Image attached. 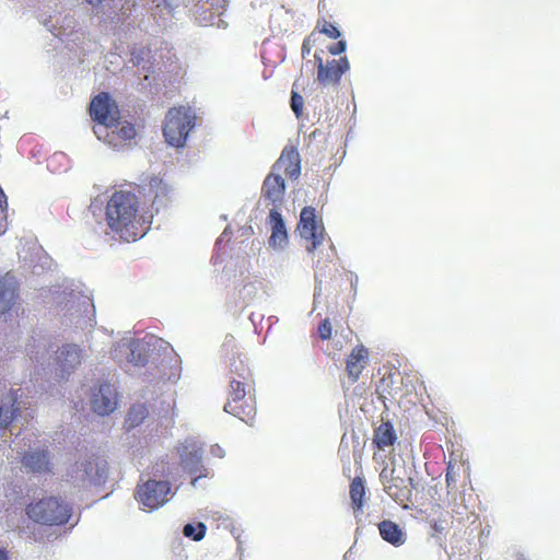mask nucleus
I'll return each mask as SVG.
<instances>
[{
  "label": "nucleus",
  "mask_w": 560,
  "mask_h": 560,
  "mask_svg": "<svg viewBox=\"0 0 560 560\" xmlns=\"http://www.w3.org/2000/svg\"><path fill=\"white\" fill-rule=\"evenodd\" d=\"M105 221L110 232L124 242L144 235L139 198L131 191L116 190L107 200Z\"/></svg>",
  "instance_id": "obj_1"
},
{
  "label": "nucleus",
  "mask_w": 560,
  "mask_h": 560,
  "mask_svg": "<svg viewBox=\"0 0 560 560\" xmlns=\"http://www.w3.org/2000/svg\"><path fill=\"white\" fill-rule=\"evenodd\" d=\"M231 373L233 374L230 382L231 390L224 411L249 423L256 416L255 398L249 394L253 384L252 372L243 360L238 359L231 364Z\"/></svg>",
  "instance_id": "obj_2"
},
{
  "label": "nucleus",
  "mask_w": 560,
  "mask_h": 560,
  "mask_svg": "<svg viewBox=\"0 0 560 560\" xmlns=\"http://www.w3.org/2000/svg\"><path fill=\"white\" fill-rule=\"evenodd\" d=\"M26 513L34 522L51 526L66 524L71 516L72 509L59 499L49 497L31 503Z\"/></svg>",
  "instance_id": "obj_3"
},
{
  "label": "nucleus",
  "mask_w": 560,
  "mask_h": 560,
  "mask_svg": "<svg viewBox=\"0 0 560 560\" xmlns=\"http://www.w3.org/2000/svg\"><path fill=\"white\" fill-rule=\"evenodd\" d=\"M195 125V115L190 108L178 106L171 108L163 127L166 142L173 147H184L187 136Z\"/></svg>",
  "instance_id": "obj_4"
},
{
  "label": "nucleus",
  "mask_w": 560,
  "mask_h": 560,
  "mask_svg": "<svg viewBox=\"0 0 560 560\" xmlns=\"http://www.w3.org/2000/svg\"><path fill=\"white\" fill-rule=\"evenodd\" d=\"M107 475V463L104 458L90 455L80 457L71 467L68 476L78 486L100 483Z\"/></svg>",
  "instance_id": "obj_5"
},
{
  "label": "nucleus",
  "mask_w": 560,
  "mask_h": 560,
  "mask_svg": "<svg viewBox=\"0 0 560 560\" xmlns=\"http://www.w3.org/2000/svg\"><path fill=\"white\" fill-rule=\"evenodd\" d=\"M314 59L317 67V81L323 86L339 85L342 75L350 69L347 57L325 61L318 52H315Z\"/></svg>",
  "instance_id": "obj_6"
},
{
  "label": "nucleus",
  "mask_w": 560,
  "mask_h": 560,
  "mask_svg": "<svg viewBox=\"0 0 560 560\" xmlns=\"http://www.w3.org/2000/svg\"><path fill=\"white\" fill-rule=\"evenodd\" d=\"M384 491L397 503H404L409 500L411 494V479L401 474L400 469L383 468L380 474Z\"/></svg>",
  "instance_id": "obj_7"
},
{
  "label": "nucleus",
  "mask_w": 560,
  "mask_h": 560,
  "mask_svg": "<svg viewBox=\"0 0 560 560\" xmlns=\"http://www.w3.org/2000/svg\"><path fill=\"white\" fill-rule=\"evenodd\" d=\"M170 492V482L149 479L137 486L135 498L143 508L154 510L167 501Z\"/></svg>",
  "instance_id": "obj_8"
},
{
  "label": "nucleus",
  "mask_w": 560,
  "mask_h": 560,
  "mask_svg": "<svg viewBox=\"0 0 560 560\" xmlns=\"http://www.w3.org/2000/svg\"><path fill=\"white\" fill-rule=\"evenodd\" d=\"M89 112L94 121L107 128H114L120 117L116 102L107 92H101L92 98Z\"/></svg>",
  "instance_id": "obj_9"
},
{
  "label": "nucleus",
  "mask_w": 560,
  "mask_h": 560,
  "mask_svg": "<svg viewBox=\"0 0 560 560\" xmlns=\"http://www.w3.org/2000/svg\"><path fill=\"white\" fill-rule=\"evenodd\" d=\"M301 236L310 242L306 246L308 252H314L324 241V226L316 219V211L313 207H304L300 213L298 224Z\"/></svg>",
  "instance_id": "obj_10"
},
{
  "label": "nucleus",
  "mask_w": 560,
  "mask_h": 560,
  "mask_svg": "<svg viewBox=\"0 0 560 560\" xmlns=\"http://www.w3.org/2000/svg\"><path fill=\"white\" fill-rule=\"evenodd\" d=\"M92 409L100 416L113 412L117 407V392L108 383L101 384L93 393L91 400Z\"/></svg>",
  "instance_id": "obj_11"
},
{
  "label": "nucleus",
  "mask_w": 560,
  "mask_h": 560,
  "mask_svg": "<svg viewBox=\"0 0 560 560\" xmlns=\"http://www.w3.org/2000/svg\"><path fill=\"white\" fill-rule=\"evenodd\" d=\"M179 464L192 477L194 486L198 479L208 476V469L201 463V452L195 446L183 447Z\"/></svg>",
  "instance_id": "obj_12"
},
{
  "label": "nucleus",
  "mask_w": 560,
  "mask_h": 560,
  "mask_svg": "<svg viewBox=\"0 0 560 560\" xmlns=\"http://www.w3.org/2000/svg\"><path fill=\"white\" fill-rule=\"evenodd\" d=\"M272 172L282 173L289 178H298L301 174L300 153L294 147H285L272 166Z\"/></svg>",
  "instance_id": "obj_13"
},
{
  "label": "nucleus",
  "mask_w": 560,
  "mask_h": 560,
  "mask_svg": "<svg viewBox=\"0 0 560 560\" xmlns=\"http://www.w3.org/2000/svg\"><path fill=\"white\" fill-rule=\"evenodd\" d=\"M369 363V350L363 345H357L346 359V372L351 383L359 381Z\"/></svg>",
  "instance_id": "obj_14"
},
{
  "label": "nucleus",
  "mask_w": 560,
  "mask_h": 560,
  "mask_svg": "<svg viewBox=\"0 0 560 560\" xmlns=\"http://www.w3.org/2000/svg\"><path fill=\"white\" fill-rule=\"evenodd\" d=\"M81 349L75 345L63 346L56 355V363L60 371V376L69 375L77 366L81 364Z\"/></svg>",
  "instance_id": "obj_15"
},
{
  "label": "nucleus",
  "mask_w": 560,
  "mask_h": 560,
  "mask_svg": "<svg viewBox=\"0 0 560 560\" xmlns=\"http://www.w3.org/2000/svg\"><path fill=\"white\" fill-rule=\"evenodd\" d=\"M261 194L273 206L280 203L285 194V184L281 175L275 172L268 174L264 180Z\"/></svg>",
  "instance_id": "obj_16"
},
{
  "label": "nucleus",
  "mask_w": 560,
  "mask_h": 560,
  "mask_svg": "<svg viewBox=\"0 0 560 560\" xmlns=\"http://www.w3.org/2000/svg\"><path fill=\"white\" fill-rule=\"evenodd\" d=\"M269 219L272 225L269 245L272 247H282L288 241V234L282 215L276 209H271L269 212Z\"/></svg>",
  "instance_id": "obj_17"
},
{
  "label": "nucleus",
  "mask_w": 560,
  "mask_h": 560,
  "mask_svg": "<svg viewBox=\"0 0 560 560\" xmlns=\"http://www.w3.org/2000/svg\"><path fill=\"white\" fill-rule=\"evenodd\" d=\"M397 440L396 431L389 421L382 422L377 428L374 429L373 444L378 450H385L386 447L393 446Z\"/></svg>",
  "instance_id": "obj_18"
},
{
  "label": "nucleus",
  "mask_w": 560,
  "mask_h": 560,
  "mask_svg": "<svg viewBox=\"0 0 560 560\" xmlns=\"http://www.w3.org/2000/svg\"><path fill=\"white\" fill-rule=\"evenodd\" d=\"M23 465L34 472L50 471L49 454L47 451L26 453L22 457Z\"/></svg>",
  "instance_id": "obj_19"
},
{
  "label": "nucleus",
  "mask_w": 560,
  "mask_h": 560,
  "mask_svg": "<svg viewBox=\"0 0 560 560\" xmlns=\"http://www.w3.org/2000/svg\"><path fill=\"white\" fill-rule=\"evenodd\" d=\"M378 530H380L381 537L385 541H387L394 546H401L406 540V536H405L402 529L399 527L398 524H396L393 521H389V520L382 521L378 524Z\"/></svg>",
  "instance_id": "obj_20"
},
{
  "label": "nucleus",
  "mask_w": 560,
  "mask_h": 560,
  "mask_svg": "<svg viewBox=\"0 0 560 560\" xmlns=\"http://www.w3.org/2000/svg\"><path fill=\"white\" fill-rule=\"evenodd\" d=\"M366 494L365 483L362 477H354L349 487L351 506L354 512H362Z\"/></svg>",
  "instance_id": "obj_21"
},
{
  "label": "nucleus",
  "mask_w": 560,
  "mask_h": 560,
  "mask_svg": "<svg viewBox=\"0 0 560 560\" xmlns=\"http://www.w3.org/2000/svg\"><path fill=\"white\" fill-rule=\"evenodd\" d=\"M16 287L7 279H0V314L10 311L15 302Z\"/></svg>",
  "instance_id": "obj_22"
},
{
  "label": "nucleus",
  "mask_w": 560,
  "mask_h": 560,
  "mask_svg": "<svg viewBox=\"0 0 560 560\" xmlns=\"http://www.w3.org/2000/svg\"><path fill=\"white\" fill-rule=\"evenodd\" d=\"M94 132L98 139L104 138V141L115 149L120 148L126 144L121 140L118 132L113 128L103 127L100 130H94Z\"/></svg>",
  "instance_id": "obj_23"
},
{
  "label": "nucleus",
  "mask_w": 560,
  "mask_h": 560,
  "mask_svg": "<svg viewBox=\"0 0 560 560\" xmlns=\"http://www.w3.org/2000/svg\"><path fill=\"white\" fill-rule=\"evenodd\" d=\"M18 397L14 393L12 397V406L3 411V408L0 407V429H5L9 424L19 416L20 409L16 406Z\"/></svg>",
  "instance_id": "obj_24"
},
{
  "label": "nucleus",
  "mask_w": 560,
  "mask_h": 560,
  "mask_svg": "<svg viewBox=\"0 0 560 560\" xmlns=\"http://www.w3.org/2000/svg\"><path fill=\"white\" fill-rule=\"evenodd\" d=\"M147 416V408L143 405L132 406L127 415L126 422L130 427H136L143 421Z\"/></svg>",
  "instance_id": "obj_25"
},
{
  "label": "nucleus",
  "mask_w": 560,
  "mask_h": 560,
  "mask_svg": "<svg viewBox=\"0 0 560 560\" xmlns=\"http://www.w3.org/2000/svg\"><path fill=\"white\" fill-rule=\"evenodd\" d=\"M206 529L207 528L203 523H198L197 525L186 524L184 526L183 534L195 541H199L205 537Z\"/></svg>",
  "instance_id": "obj_26"
},
{
  "label": "nucleus",
  "mask_w": 560,
  "mask_h": 560,
  "mask_svg": "<svg viewBox=\"0 0 560 560\" xmlns=\"http://www.w3.org/2000/svg\"><path fill=\"white\" fill-rule=\"evenodd\" d=\"M316 28L332 39H337L340 36L339 30L325 19H319L317 21Z\"/></svg>",
  "instance_id": "obj_27"
},
{
  "label": "nucleus",
  "mask_w": 560,
  "mask_h": 560,
  "mask_svg": "<svg viewBox=\"0 0 560 560\" xmlns=\"http://www.w3.org/2000/svg\"><path fill=\"white\" fill-rule=\"evenodd\" d=\"M295 86H296V84L294 83L293 90L291 92L290 106H291L293 113L295 114V116L299 118L303 115L304 100H303L302 95H300V93L294 90Z\"/></svg>",
  "instance_id": "obj_28"
},
{
  "label": "nucleus",
  "mask_w": 560,
  "mask_h": 560,
  "mask_svg": "<svg viewBox=\"0 0 560 560\" xmlns=\"http://www.w3.org/2000/svg\"><path fill=\"white\" fill-rule=\"evenodd\" d=\"M114 127L125 143L133 139L137 135L135 126L130 122H125L120 127L115 125Z\"/></svg>",
  "instance_id": "obj_29"
},
{
  "label": "nucleus",
  "mask_w": 560,
  "mask_h": 560,
  "mask_svg": "<svg viewBox=\"0 0 560 560\" xmlns=\"http://www.w3.org/2000/svg\"><path fill=\"white\" fill-rule=\"evenodd\" d=\"M317 331H318V336L322 340H329L331 338V331H332L330 320L328 318H325L324 320H322L318 325Z\"/></svg>",
  "instance_id": "obj_30"
},
{
  "label": "nucleus",
  "mask_w": 560,
  "mask_h": 560,
  "mask_svg": "<svg viewBox=\"0 0 560 560\" xmlns=\"http://www.w3.org/2000/svg\"><path fill=\"white\" fill-rule=\"evenodd\" d=\"M446 515H447V513H445L444 517L431 518L430 520L431 528L435 533H442V532H444L446 529V526H447Z\"/></svg>",
  "instance_id": "obj_31"
},
{
  "label": "nucleus",
  "mask_w": 560,
  "mask_h": 560,
  "mask_svg": "<svg viewBox=\"0 0 560 560\" xmlns=\"http://www.w3.org/2000/svg\"><path fill=\"white\" fill-rule=\"evenodd\" d=\"M456 476H457V474L455 471V464H453L452 462H448L446 475H445V480H446V485L448 488L456 486Z\"/></svg>",
  "instance_id": "obj_32"
},
{
  "label": "nucleus",
  "mask_w": 560,
  "mask_h": 560,
  "mask_svg": "<svg viewBox=\"0 0 560 560\" xmlns=\"http://www.w3.org/2000/svg\"><path fill=\"white\" fill-rule=\"evenodd\" d=\"M346 47H347L346 40H339L336 44L328 46V51L331 55L337 56V55L342 54L346 50Z\"/></svg>",
  "instance_id": "obj_33"
},
{
  "label": "nucleus",
  "mask_w": 560,
  "mask_h": 560,
  "mask_svg": "<svg viewBox=\"0 0 560 560\" xmlns=\"http://www.w3.org/2000/svg\"><path fill=\"white\" fill-rule=\"evenodd\" d=\"M311 49H312V43H311V38L307 37L303 40V44H302V56L305 57L306 55H308L311 52Z\"/></svg>",
  "instance_id": "obj_34"
},
{
  "label": "nucleus",
  "mask_w": 560,
  "mask_h": 560,
  "mask_svg": "<svg viewBox=\"0 0 560 560\" xmlns=\"http://www.w3.org/2000/svg\"><path fill=\"white\" fill-rule=\"evenodd\" d=\"M0 560H9L5 551L0 550Z\"/></svg>",
  "instance_id": "obj_35"
},
{
  "label": "nucleus",
  "mask_w": 560,
  "mask_h": 560,
  "mask_svg": "<svg viewBox=\"0 0 560 560\" xmlns=\"http://www.w3.org/2000/svg\"><path fill=\"white\" fill-rule=\"evenodd\" d=\"M57 159H65V156H63L62 154H60V155L55 154V155L51 158V160H50V162H49V163H52V162H54L55 160H57Z\"/></svg>",
  "instance_id": "obj_36"
},
{
  "label": "nucleus",
  "mask_w": 560,
  "mask_h": 560,
  "mask_svg": "<svg viewBox=\"0 0 560 560\" xmlns=\"http://www.w3.org/2000/svg\"><path fill=\"white\" fill-rule=\"evenodd\" d=\"M221 453V447H218L217 454Z\"/></svg>",
  "instance_id": "obj_37"
},
{
  "label": "nucleus",
  "mask_w": 560,
  "mask_h": 560,
  "mask_svg": "<svg viewBox=\"0 0 560 560\" xmlns=\"http://www.w3.org/2000/svg\"><path fill=\"white\" fill-rule=\"evenodd\" d=\"M221 453V447H218L217 454Z\"/></svg>",
  "instance_id": "obj_38"
}]
</instances>
